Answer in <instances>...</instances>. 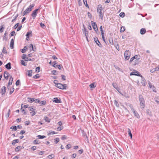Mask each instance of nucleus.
I'll return each instance as SVG.
<instances>
[{
  "label": "nucleus",
  "instance_id": "f03ea898",
  "mask_svg": "<svg viewBox=\"0 0 159 159\" xmlns=\"http://www.w3.org/2000/svg\"><path fill=\"white\" fill-rule=\"evenodd\" d=\"M102 5H99L97 9V11L99 14V16L100 17L101 19L102 20L103 18V14H102Z\"/></svg>",
  "mask_w": 159,
  "mask_h": 159
},
{
  "label": "nucleus",
  "instance_id": "c85d7f7f",
  "mask_svg": "<svg viewBox=\"0 0 159 159\" xmlns=\"http://www.w3.org/2000/svg\"><path fill=\"white\" fill-rule=\"evenodd\" d=\"M7 33L6 31H5V34H4V37H3V40H7V37H6V36L7 35Z\"/></svg>",
  "mask_w": 159,
  "mask_h": 159
},
{
  "label": "nucleus",
  "instance_id": "a878e982",
  "mask_svg": "<svg viewBox=\"0 0 159 159\" xmlns=\"http://www.w3.org/2000/svg\"><path fill=\"white\" fill-rule=\"evenodd\" d=\"M46 103V102L45 101H42L40 102L39 104L40 106L45 105Z\"/></svg>",
  "mask_w": 159,
  "mask_h": 159
},
{
  "label": "nucleus",
  "instance_id": "6e6d98bb",
  "mask_svg": "<svg viewBox=\"0 0 159 159\" xmlns=\"http://www.w3.org/2000/svg\"><path fill=\"white\" fill-rule=\"evenodd\" d=\"M70 147H71V145L70 144H67L66 146V148L67 149H69Z\"/></svg>",
  "mask_w": 159,
  "mask_h": 159
},
{
  "label": "nucleus",
  "instance_id": "a18cd8bd",
  "mask_svg": "<svg viewBox=\"0 0 159 159\" xmlns=\"http://www.w3.org/2000/svg\"><path fill=\"white\" fill-rule=\"evenodd\" d=\"M21 64L22 65L24 66H26L27 65L26 63H25V62L23 60H21Z\"/></svg>",
  "mask_w": 159,
  "mask_h": 159
},
{
  "label": "nucleus",
  "instance_id": "37998d69",
  "mask_svg": "<svg viewBox=\"0 0 159 159\" xmlns=\"http://www.w3.org/2000/svg\"><path fill=\"white\" fill-rule=\"evenodd\" d=\"M30 50L31 51H34L33 45L31 43L30 44Z\"/></svg>",
  "mask_w": 159,
  "mask_h": 159
},
{
  "label": "nucleus",
  "instance_id": "052dcab7",
  "mask_svg": "<svg viewBox=\"0 0 159 159\" xmlns=\"http://www.w3.org/2000/svg\"><path fill=\"white\" fill-rule=\"evenodd\" d=\"M155 102L158 104H159V98H156L155 99Z\"/></svg>",
  "mask_w": 159,
  "mask_h": 159
},
{
  "label": "nucleus",
  "instance_id": "473e14b6",
  "mask_svg": "<svg viewBox=\"0 0 159 159\" xmlns=\"http://www.w3.org/2000/svg\"><path fill=\"white\" fill-rule=\"evenodd\" d=\"M57 133H56L55 131H51L49 132V133L48 134V135H52L55 134H56Z\"/></svg>",
  "mask_w": 159,
  "mask_h": 159
},
{
  "label": "nucleus",
  "instance_id": "4d7b16f0",
  "mask_svg": "<svg viewBox=\"0 0 159 159\" xmlns=\"http://www.w3.org/2000/svg\"><path fill=\"white\" fill-rule=\"evenodd\" d=\"M35 70L38 72H39L40 71V68L39 67H36V68Z\"/></svg>",
  "mask_w": 159,
  "mask_h": 159
},
{
  "label": "nucleus",
  "instance_id": "c9c22d12",
  "mask_svg": "<svg viewBox=\"0 0 159 159\" xmlns=\"http://www.w3.org/2000/svg\"><path fill=\"white\" fill-rule=\"evenodd\" d=\"M83 2L85 6L87 7H89V6L88 5L87 0H83Z\"/></svg>",
  "mask_w": 159,
  "mask_h": 159
},
{
  "label": "nucleus",
  "instance_id": "c03bdc74",
  "mask_svg": "<svg viewBox=\"0 0 159 159\" xmlns=\"http://www.w3.org/2000/svg\"><path fill=\"white\" fill-rule=\"evenodd\" d=\"M31 33L32 32H28L26 34V36L29 38L30 34H31Z\"/></svg>",
  "mask_w": 159,
  "mask_h": 159
},
{
  "label": "nucleus",
  "instance_id": "20e7f679",
  "mask_svg": "<svg viewBox=\"0 0 159 159\" xmlns=\"http://www.w3.org/2000/svg\"><path fill=\"white\" fill-rule=\"evenodd\" d=\"M56 87L61 89H66V84H61L58 83L56 84Z\"/></svg>",
  "mask_w": 159,
  "mask_h": 159
},
{
  "label": "nucleus",
  "instance_id": "a211bd4d",
  "mask_svg": "<svg viewBox=\"0 0 159 159\" xmlns=\"http://www.w3.org/2000/svg\"><path fill=\"white\" fill-rule=\"evenodd\" d=\"M13 79L12 77L11 76L9 79V80L8 83V87L9 85H11L13 81Z\"/></svg>",
  "mask_w": 159,
  "mask_h": 159
},
{
  "label": "nucleus",
  "instance_id": "9d476101",
  "mask_svg": "<svg viewBox=\"0 0 159 159\" xmlns=\"http://www.w3.org/2000/svg\"><path fill=\"white\" fill-rule=\"evenodd\" d=\"M94 40L98 46L101 47V45L100 43L98 40L97 38H94Z\"/></svg>",
  "mask_w": 159,
  "mask_h": 159
},
{
  "label": "nucleus",
  "instance_id": "c756f323",
  "mask_svg": "<svg viewBox=\"0 0 159 159\" xmlns=\"http://www.w3.org/2000/svg\"><path fill=\"white\" fill-rule=\"evenodd\" d=\"M10 109H9L7 113L5 115V116L7 118H8V117H9V115H10Z\"/></svg>",
  "mask_w": 159,
  "mask_h": 159
},
{
  "label": "nucleus",
  "instance_id": "ea45409f",
  "mask_svg": "<svg viewBox=\"0 0 159 159\" xmlns=\"http://www.w3.org/2000/svg\"><path fill=\"white\" fill-rule=\"evenodd\" d=\"M27 48L26 46H25L24 48L22 49L21 52L22 53H24L26 51Z\"/></svg>",
  "mask_w": 159,
  "mask_h": 159
},
{
  "label": "nucleus",
  "instance_id": "603ef678",
  "mask_svg": "<svg viewBox=\"0 0 159 159\" xmlns=\"http://www.w3.org/2000/svg\"><path fill=\"white\" fill-rule=\"evenodd\" d=\"M82 136L84 137L87 136L86 133L84 131H82Z\"/></svg>",
  "mask_w": 159,
  "mask_h": 159
},
{
  "label": "nucleus",
  "instance_id": "423d86ee",
  "mask_svg": "<svg viewBox=\"0 0 159 159\" xmlns=\"http://www.w3.org/2000/svg\"><path fill=\"white\" fill-rule=\"evenodd\" d=\"M130 75H135L140 76L141 77H142V76L139 74V73L136 70L133 71L131 72L130 74Z\"/></svg>",
  "mask_w": 159,
  "mask_h": 159
},
{
  "label": "nucleus",
  "instance_id": "dca6fc26",
  "mask_svg": "<svg viewBox=\"0 0 159 159\" xmlns=\"http://www.w3.org/2000/svg\"><path fill=\"white\" fill-rule=\"evenodd\" d=\"M14 39H12L10 42V46L11 49L13 48L14 44Z\"/></svg>",
  "mask_w": 159,
  "mask_h": 159
},
{
  "label": "nucleus",
  "instance_id": "79ce46f5",
  "mask_svg": "<svg viewBox=\"0 0 159 159\" xmlns=\"http://www.w3.org/2000/svg\"><path fill=\"white\" fill-rule=\"evenodd\" d=\"M10 129L12 130H17V127L16 126H12L11 127Z\"/></svg>",
  "mask_w": 159,
  "mask_h": 159
},
{
  "label": "nucleus",
  "instance_id": "1a4fd4ad",
  "mask_svg": "<svg viewBox=\"0 0 159 159\" xmlns=\"http://www.w3.org/2000/svg\"><path fill=\"white\" fill-rule=\"evenodd\" d=\"M53 101V102L57 103H60L61 102V99L57 98H54Z\"/></svg>",
  "mask_w": 159,
  "mask_h": 159
},
{
  "label": "nucleus",
  "instance_id": "9b49d317",
  "mask_svg": "<svg viewBox=\"0 0 159 159\" xmlns=\"http://www.w3.org/2000/svg\"><path fill=\"white\" fill-rule=\"evenodd\" d=\"M22 58L26 61H32V60L30 58V59H29L28 57H27L25 55V54H23V55L22 56Z\"/></svg>",
  "mask_w": 159,
  "mask_h": 159
},
{
  "label": "nucleus",
  "instance_id": "a19ab883",
  "mask_svg": "<svg viewBox=\"0 0 159 159\" xmlns=\"http://www.w3.org/2000/svg\"><path fill=\"white\" fill-rule=\"evenodd\" d=\"M38 138L39 139H44V138H46V136H43V135L42 136V135H38Z\"/></svg>",
  "mask_w": 159,
  "mask_h": 159
},
{
  "label": "nucleus",
  "instance_id": "7c9ffc66",
  "mask_svg": "<svg viewBox=\"0 0 159 159\" xmlns=\"http://www.w3.org/2000/svg\"><path fill=\"white\" fill-rule=\"evenodd\" d=\"M128 133L129 134V136L131 137V138H132V134L131 133L130 129L128 128Z\"/></svg>",
  "mask_w": 159,
  "mask_h": 159
},
{
  "label": "nucleus",
  "instance_id": "72a5a7b5",
  "mask_svg": "<svg viewBox=\"0 0 159 159\" xmlns=\"http://www.w3.org/2000/svg\"><path fill=\"white\" fill-rule=\"evenodd\" d=\"M96 86L94 85V83H92L90 84L89 87L91 88H94L96 87Z\"/></svg>",
  "mask_w": 159,
  "mask_h": 159
},
{
  "label": "nucleus",
  "instance_id": "3c124183",
  "mask_svg": "<svg viewBox=\"0 0 159 159\" xmlns=\"http://www.w3.org/2000/svg\"><path fill=\"white\" fill-rule=\"evenodd\" d=\"M2 52L3 53H7V51L6 50V48L5 47H4L3 48L2 50Z\"/></svg>",
  "mask_w": 159,
  "mask_h": 159
},
{
  "label": "nucleus",
  "instance_id": "393cba45",
  "mask_svg": "<svg viewBox=\"0 0 159 159\" xmlns=\"http://www.w3.org/2000/svg\"><path fill=\"white\" fill-rule=\"evenodd\" d=\"M27 75L28 76L31 77L32 76V70H28L27 71Z\"/></svg>",
  "mask_w": 159,
  "mask_h": 159
},
{
  "label": "nucleus",
  "instance_id": "864d4df0",
  "mask_svg": "<svg viewBox=\"0 0 159 159\" xmlns=\"http://www.w3.org/2000/svg\"><path fill=\"white\" fill-rule=\"evenodd\" d=\"M30 113L32 116H34L35 115V114H36V112H35L34 111H33L32 112H30Z\"/></svg>",
  "mask_w": 159,
  "mask_h": 159
},
{
  "label": "nucleus",
  "instance_id": "09e8293b",
  "mask_svg": "<svg viewBox=\"0 0 159 159\" xmlns=\"http://www.w3.org/2000/svg\"><path fill=\"white\" fill-rule=\"evenodd\" d=\"M34 101L36 103H39V104L40 99L39 98L37 99H34Z\"/></svg>",
  "mask_w": 159,
  "mask_h": 159
},
{
  "label": "nucleus",
  "instance_id": "bb28decb",
  "mask_svg": "<svg viewBox=\"0 0 159 159\" xmlns=\"http://www.w3.org/2000/svg\"><path fill=\"white\" fill-rule=\"evenodd\" d=\"M19 142V140L18 139H16L12 141V145H14L16 143H18Z\"/></svg>",
  "mask_w": 159,
  "mask_h": 159
},
{
  "label": "nucleus",
  "instance_id": "6e6552de",
  "mask_svg": "<svg viewBox=\"0 0 159 159\" xmlns=\"http://www.w3.org/2000/svg\"><path fill=\"white\" fill-rule=\"evenodd\" d=\"M83 33L84 34L87 39L88 40V32L86 28L84 27V29H83Z\"/></svg>",
  "mask_w": 159,
  "mask_h": 159
},
{
  "label": "nucleus",
  "instance_id": "e2e57ef3",
  "mask_svg": "<svg viewBox=\"0 0 159 159\" xmlns=\"http://www.w3.org/2000/svg\"><path fill=\"white\" fill-rule=\"evenodd\" d=\"M151 89H152V91L153 92H156V88L154 86H152V88Z\"/></svg>",
  "mask_w": 159,
  "mask_h": 159
},
{
  "label": "nucleus",
  "instance_id": "b1692460",
  "mask_svg": "<svg viewBox=\"0 0 159 159\" xmlns=\"http://www.w3.org/2000/svg\"><path fill=\"white\" fill-rule=\"evenodd\" d=\"M28 101L30 103H32L34 101V98H28Z\"/></svg>",
  "mask_w": 159,
  "mask_h": 159
},
{
  "label": "nucleus",
  "instance_id": "49530a36",
  "mask_svg": "<svg viewBox=\"0 0 159 159\" xmlns=\"http://www.w3.org/2000/svg\"><path fill=\"white\" fill-rule=\"evenodd\" d=\"M120 16L121 17H123L125 16V13L123 12H121L120 14Z\"/></svg>",
  "mask_w": 159,
  "mask_h": 159
},
{
  "label": "nucleus",
  "instance_id": "8fccbe9b",
  "mask_svg": "<svg viewBox=\"0 0 159 159\" xmlns=\"http://www.w3.org/2000/svg\"><path fill=\"white\" fill-rule=\"evenodd\" d=\"M29 110L30 111H34L35 110L34 109L33 107H28Z\"/></svg>",
  "mask_w": 159,
  "mask_h": 159
},
{
  "label": "nucleus",
  "instance_id": "4c0bfd02",
  "mask_svg": "<svg viewBox=\"0 0 159 159\" xmlns=\"http://www.w3.org/2000/svg\"><path fill=\"white\" fill-rule=\"evenodd\" d=\"M44 119L46 121L48 122H50V119L48 117H45Z\"/></svg>",
  "mask_w": 159,
  "mask_h": 159
},
{
  "label": "nucleus",
  "instance_id": "338daca9",
  "mask_svg": "<svg viewBox=\"0 0 159 159\" xmlns=\"http://www.w3.org/2000/svg\"><path fill=\"white\" fill-rule=\"evenodd\" d=\"M78 3L79 4V5L80 6H81L82 5V3L81 1V0H77Z\"/></svg>",
  "mask_w": 159,
  "mask_h": 159
},
{
  "label": "nucleus",
  "instance_id": "ddd939ff",
  "mask_svg": "<svg viewBox=\"0 0 159 159\" xmlns=\"http://www.w3.org/2000/svg\"><path fill=\"white\" fill-rule=\"evenodd\" d=\"M132 111L133 112L134 116L138 118H139V114H138L137 112L135 111V110L134 109L133 110H132Z\"/></svg>",
  "mask_w": 159,
  "mask_h": 159
},
{
  "label": "nucleus",
  "instance_id": "2eb2a0df",
  "mask_svg": "<svg viewBox=\"0 0 159 159\" xmlns=\"http://www.w3.org/2000/svg\"><path fill=\"white\" fill-rule=\"evenodd\" d=\"M142 80H141V84H142V85L143 86H145L146 84V80L145 79L143 78V76H142Z\"/></svg>",
  "mask_w": 159,
  "mask_h": 159
},
{
  "label": "nucleus",
  "instance_id": "f704fd0d",
  "mask_svg": "<svg viewBox=\"0 0 159 159\" xmlns=\"http://www.w3.org/2000/svg\"><path fill=\"white\" fill-rule=\"evenodd\" d=\"M127 105L128 106H129L130 109H131V111L133 110L134 109V108L132 104L129 103H128Z\"/></svg>",
  "mask_w": 159,
  "mask_h": 159
},
{
  "label": "nucleus",
  "instance_id": "69168bd1",
  "mask_svg": "<svg viewBox=\"0 0 159 159\" xmlns=\"http://www.w3.org/2000/svg\"><path fill=\"white\" fill-rule=\"evenodd\" d=\"M66 139V136L65 135H63L61 138L62 140H64Z\"/></svg>",
  "mask_w": 159,
  "mask_h": 159
},
{
  "label": "nucleus",
  "instance_id": "39448f33",
  "mask_svg": "<svg viewBox=\"0 0 159 159\" xmlns=\"http://www.w3.org/2000/svg\"><path fill=\"white\" fill-rule=\"evenodd\" d=\"M39 9H36L32 11L31 16L33 17V19H34L37 15V11Z\"/></svg>",
  "mask_w": 159,
  "mask_h": 159
},
{
  "label": "nucleus",
  "instance_id": "6ab92c4d",
  "mask_svg": "<svg viewBox=\"0 0 159 159\" xmlns=\"http://www.w3.org/2000/svg\"><path fill=\"white\" fill-rule=\"evenodd\" d=\"M5 66L6 68L8 70H10L11 68V63L10 62L8 63Z\"/></svg>",
  "mask_w": 159,
  "mask_h": 159
},
{
  "label": "nucleus",
  "instance_id": "de8ad7c7",
  "mask_svg": "<svg viewBox=\"0 0 159 159\" xmlns=\"http://www.w3.org/2000/svg\"><path fill=\"white\" fill-rule=\"evenodd\" d=\"M125 30V27L124 26H122L120 29V32H122L124 31Z\"/></svg>",
  "mask_w": 159,
  "mask_h": 159
},
{
  "label": "nucleus",
  "instance_id": "aec40b11",
  "mask_svg": "<svg viewBox=\"0 0 159 159\" xmlns=\"http://www.w3.org/2000/svg\"><path fill=\"white\" fill-rule=\"evenodd\" d=\"M146 32V30L144 28H142L140 30V33L141 34H144Z\"/></svg>",
  "mask_w": 159,
  "mask_h": 159
},
{
  "label": "nucleus",
  "instance_id": "4be33fe9",
  "mask_svg": "<svg viewBox=\"0 0 159 159\" xmlns=\"http://www.w3.org/2000/svg\"><path fill=\"white\" fill-rule=\"evenodd\" d=\"M138 57V56L137 55H136L134 56L133 57L131 58L129 62H131L134 59H135L137 57Z\"/></svg>",
  "mask_w": 159,
  "mask_h": 159
},
{
  "label": "nucleus",
  "instance_id": "0eeeda50",
  "mask_svg": "<svg viewBox=\"0 0 159 159\" xmlns=\"http://www.w3.org/2000/svg\"><path fill=\"white\" fill-rule=\"evenodd\" d=\"M91 22L92 25L94 30L96 32L98 31V29L96 23L93 21H91Z\"/></svg>",
  "mask_w": 159,
  "mask_h": 159
},
{
  "label": "nucleus",
  "instance_id": "412c9836",
  "mask_svg": "<svg viewBox=\"0 0 159 159\" xmlns=\"http://www.w3.org/2000/svg\"><path fill=\"white\" fill-rule=\"evenodd\" d=\"M31 11H30V10L28 8H27L23 12V15H25V14L27 13H29Z\"/></svg>",
  "mask_w": 159,
  "mask_h": 159
},
{
  "label": "nucleus",
  "instance_id": "4468645a",
  "mask_svg": "<svg viewBox=\"0 0 159 159\" xmlns=\"http://www.w3.org/2000/svg\"><path fill=\"white\" fill-rule=\"evenodd\" d=\"M140 58L139 57H137V58L135 59V61H134V65H136L138 64L139 63V60Z\"/></svg>",
  "mask_w": 159,
  "mask_h": 159
},
{
  "label": "nucleus",
  "instance_id": "cd10ccee",
  "mask_svg": "<svg viewBox=\"0 0 159 159\" xmlns=\"http://www.w3.org/2000/svg\"><path fill=\"white\" fill-rule=\"evenodd\" d=\"M35 4L34 3L30 5L29 7H28V8L30 10V11H31L33 8Z\"/></svg>",
  "mask_w": 159,
  "mask_h": 159
},
{
  "label": "nucleus",
  "instance_id": "f257e3e1",
  "mask_svg": "<svg viewBox=\"0 0 159 159\" xmlns=\"http://www.w3.org/2000/svg\"><path fill=\"white\" fill-rule=\"evenodd\" d=\"M139 100L140 103V107L141 108H144L145 106V101L144 99L141 95H139Z\"/></svg>",
  "mask_w": 159,
  "mask_h": 159
},
{
  "label": "nucleus",
  "instance_id": "f3484780",
  "mask_svg": "<svg viewBox=\"0 0 159 159\" xmlns=\"http://www.w3.org/2000/svg\"><path fill=\"white\" fill-rule=\"evenodd\" d=\"M9 73L7 71H5L4 72V77L6 79H8V77L9 76Z\"/></svg>",
  "mask_w": 159,
  "mask_h": 159
},
{
  "label": "nucleus",
  "instance_id": "680f3d73",
  "mask_svg": "<svg viewBox=\"0 0 159 159\" xmlns=\"http://www.w3.org/2000/svg\"><path fill=\"white\" fill-rule=\"evenodd\" d=\"M14 90V88H13L12 89H10V94H11L13 92Z\"/></svg>",
  "mask_w": 159,
  "mask_h": 159
},
{
  "label": "nucleus",
  "instance_id": "5fc2aeb1",
  "mask_svg": "<svg viewBox=\"0 0 159 159\" xmlns=\"http://www.w3.org/2000/svg\"><path fill=\"white\" fill-rule=\"evenodd\" d=\"M59 141V139L58 138H56L55 139V143L57 144Z\"/></svg>",
  "mask_w": 159,
  "mask_h": 159
},
{
  "label": "nucleus",
  "instance_id": "13d9d810",
  "mask_svg": "<svg viewBox=\"0 0 159 159\" xmlns=\"http://www.w3.org/2000/svg\"><path fill=\"white\" fill-rule=\"evenodd\" d=\"M114 103L116 107H118L119 106V103L117 101H116V100H115L114 101Z\"/></svg>",
  "mask_w": 159,
  "mask_h": 159
},
{
  "label": "nucleus",
  "instance_id": "e433bc0d",
  "mask_svg": "<svg viewBox=\"0 0 159 159\" xmlns=\"http://www.w3.org/2000/svg\"><path fill=\"white\" fill-rule=\"evenodd\" d=\"M54 155L53 154H51L48 156V158L49 159H51L54 157Z\"/></svg>",
  "mask_w": 159,
  "mask_h": 159
},
{
  "label": "nucleus",
  "instance_id": "5701e85b",
  "mask_svg": "<svg viewBox=\"0 0 159 159\" xmlns=\"http://www.w3.org/2000/svg\"><path fill=\"white\" fill-rule=\"evenodd\" d=\"M22 147L21 146H18L16 147V148H15V151L16 152H19L20 150L22 149Z\"/></svg>",
  "mask_w": 159,
  "mask_h": 159
},
{
  "label": "nucleus",
  "instance_id": "7ed1b4c3",
  "mask_svg": "<svg viewBox=\"0 0 159 159\" xmlns=\"http://www.w3.org/2000/svg\"><path fill=\"white\" fill-rule=\"evenodd\" d=\"M131 53L129 50H126L124 53L125 58V60L129 59L130 57Z\"/></svg>",
  "mask_w": 159,
  "mask_h": 159
},
{
  "label": "nucleus",
  "instance_id": "58836bf2",
  "mask_svg": "<svg viewBox=\"0 0 159 159\" xmlns=\"http://www.w3.org/2000/svg\"><path fill=\"white\" fill-rule=\"evenodd\" d=\"M112 85L115 89H118V86L116 83H113L112 84Z\"/></svg>",
  "mask_w": 159,
  "mask_h": 159
},
{
  "label": "nucleus",
  "instance_id": "bf43d9fd",
  "mask_svg": "<svg viewBox=\"0 0 159 159\" xmlns=\"http://www.w3.org/2000/svg\"><path fill=\"white\" fill-rule=\"evenodd\" d=\"M20 81L19 80H18L16 82V86L19 85L20 84Z\"/></svg>",
  "mask_w": 159,
  "mask_h": 159
},
{
  "label": "nucleus",
  "instance_id": "0e129e2a",
  "mask_svg": "<svg viewBox=\"0 0 159 159\" xmlns=\"http://www.w3.org/2000/svg\"><path fill=\"white\" fill-rule=\"evenodd\" d=\"M148 85L149 86V87L150 88H152V86H153V85H152V84L151 83V82H148Z\"/></svg>",
  "mask_w": 159,
  "mask_h": 159
},
{
  "label": "nucleus",
  "instance_id": "2f4dec72",
  "mask_svg": "<svg viewBox=\"0 0 159 159\" xmlns=\"http://www.w3.org/2000/svg\"><path fill=\"white\" fill-rule=\"evenodd\" d=\"M4 29L5 27L3 26V25H2L0 28V32L2 33L3 32Z\"/></svg>",
  "mask_w": 159,
  "mask_h": 159
},
{
  "label": "nucleus",
  "instance_id": "774afa93",
  "mask_svg": "<svg viewBox=\"0 0 159 159\" xmlns=\"http://www.w3.org/2000/svg\"><path fill=\"white\" fill-rule=\"evenodd\" d=\"M31 149L33 151L35 150L36 149V147L35 146H34L31 148Z\"/></svg>",
  "mask_w": 159,
  "mask_h": 159
},
{
  "label": "nucleus",
  "instance_id": "f8f14e48",
  "mask_svg": "<svg viewBox=\"0 0 159 159\" xmlns=\"http://www.w3.org/2000/svg\"><path fill=\"white\" fill-rule=\"evenodd\" d=\"M6 91V88L5 86H3L1 89V93L2 95L5 94Z\"/></svg>",
  "mask_w": 159,
  "mask_h": 159
}]
</instances>
